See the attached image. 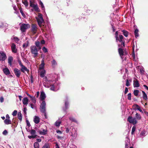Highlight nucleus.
I'll use <instances>...</instances> for the list:
<instances>
[{"label":"nucleus","mask_w":148,"mask_h":148,"mask_svg":"<svg viewBox=\"0 0 148 148\" xmlns=\"http://www.w3.org/2000/svg\"><path fill=\"white\" fill-rule=\"evenodd\" d=\"M38 49H37V47L35 45H32L30 47L31 52L32 54L34 55V58L38 56Z\"/></svg>","instance_id":"obj_2"},{"label":"nucleus","mask_w":148,"mask_h":148,"mask_svg":"<svg viewBox=\"0 0 148 148\" xmlns=\"http://www.w3.org/2000/svg\"><path fill=\"white\" fill-rule=\"evenodd\" d=\"M7 58L6 54L4 52L0 53V60L4 61Z\"/></svg>","instance_id":"obj_7"},{"label":"nucleus","mask_w":148,"mask_h":148,"mask_svg":"<svg viewBox=\"0 0 148 148\" xmlns=\"http://www.w3.org/2000/svg\"><path fill=\"white\" fill-rule=\"evenodd\" d=\"M139 92V90H134L133 93L134 95L135 96H137L138 95Z\"/></svg>","instance_id":"obj_35"},{"label":"nucleus","mask_w":148,"mask_h":148,"mask_svg":"<svg viewBox=\"0 0 148 148\" xmlns=\"http://www.w3.org/2000/svg\"><path fill=\"white\" fill-rule=\"evenodd\" d=\"M142 92L143 94V98L144 99L147 100V95L145 92L143 91H142Z\"/></svg>","instance_id":"obj_24"},{"label":"nucleus","mask_w":148,"mask_h":148,"mask_svg":"<svg viewBox=\"0 0 148 148\" xmlns=\"http://www.w3.org/2000/svg\"><path fill=\"white\" fill-rule=\"evenodd\" d=\"M27 110V109L26 107H24L23 108V112L25 113V114L26 113V111Z\"/></svg>","instance_id":"obj_62"},{"label":"nucleus","mask_w":148,"mask_h":148,"mask_svg":"<svg viewBox=\"0 0 148 148\" xmlns=\"http://www.w3.org/2000/svg\"><path fill=\"white\" fill-rule=\"evenodd\" d=\"M123 35L126 37H127L128 36L129 32L126 30H123L122 31Z\"/></svg>","instance_id":"obj_23"},{"label":"nucleus","mask_w":148,"mask_h":148,"mask_svg":"<svg viewBox=\"0 0 148 148\" xmlns=\"http://www.w3.org/2000/svg\"><path fill=\"white\" fill-rule=\"evenodd\" d=\"M50 89L51 90L55 91V87L54 85H52L51 86Z\"/></svg>","instance_id":"obj_54"},{"label":"nucleus","mask_w":148,"mask_h":148,"mask_svg":"<svg viewBox=\"0 0 148 148\" xmlns=\"http://www.w3.org/2000/svg\"><path fill=\"white\" fill-rule=\"evenodd\" d=\"M38 132L40 134L45 135L47 133V130L43 129L39 131Z\"/></svg>","instance_id":"obj_15"},{"label":"nucleus","mask_w":148,"mask_h":148,"mask_svg":"<svg viewBox=\"0 0 148 148\" xmlns=\"http://www.w3.org/2000/svg\"><path fill=\"white\" fill-rule=\"evenodd\" d=\"M65 131L66 133H68L69 132V129L68 128H66Z\"/></svg>","instance_id":"obj_64"},{"label":"nucleus","mask_w":148,"mask_h":148,"mask_svg":"<svg viewBox=\"0 0 148 148\" xmlns=\"http://www.w3.org/2000/svg\"><path fill=\"white\" fill-rule=\"evenodd\" d=\"M29 42L28 41H27L26 43L25 42L23 44V48H26L29 46Z\"/></svg>","instance_id":"obj_27"},{"label":"nucleus","mask_w":148,"mask_h":148,"mask_svg":"<svg viewBox=\"0 0 148 148\" xmlns=\"http://www.w3.org/2000/svg\"><path fill=\"white\" fill-rule=\"evenodd\" d=\"M41 148H50V146L48 143H46Z\"/></svg>","instance_id":"obj_29"},{"label":"nucleus","mask_w":148,"mask_h":148,"mask_svg":"<svg viewBox=\"0 0 148 148\" xmlns=\"http://www.w3.org/2000/svg\"><path fill=\"white\" fill-rule=\"evenodd\" d=\"M118 31H116V33L115 34V38L116 39V41H117L118 40Z\"/></svg>","instance_id":"obj_43"},{"label":"nucleus","mask_w":148,"mask_h":148,"mask_svg":"<svg viewBox=\"0 0 148 148\" xmlns=\"http://www.w3.org/2000/svg\"><path fill=\"white\" fill-rule=\"evenodd\" d=\"M14 41L16 42H18L19 41V39L16 37H14Z\"/></svg>","instance_id":"obj_51"},{"label":"nucleus","mask_w":148,"mask_h":148,"mask_svg":"<svg viewBox=\"0 0 148 148\" xmlns=\"http://www.w3.org/2000/svg\"><path fill=\"white\" fill-rule=\"evenodd\" d=\"M0 102L1 103H2L3 102V101H4L3 98V97H1L0 98Z\"/></svg>","instance_id":"obj_60"},{"label":"nucleus","mask_w":148,"mask_h":148,"mask_svg":"<svg viewBox=\"0 0 148 148\" xmlns=\"http://www.w3.org/2000/svg\"><path fill=\"white\" fill-rule=\"evenodd\" d=\"M26 123L27 126L30 127V124L29 121L27 120H26Z\"/></svg>","instance_id":"obj_59"},{"label":"nucleus","mask_w":148,"mask_h":148,"mask_svg":"<svg viewBox=\"0 0 148 148\" xmlns=\"http://www.w3.org/2000/svg\"><path fill=\"white\" fill-rule=\"evenodd\" d=\"M130 85V84L129 83V80L127 79L126 81V86H129Z\"/></svg>","instance_id":"obj_50"},{"label":"nucleus","mask_w":148,"mask_h":148,"mask_svg":"<svg viewBox=\"0 0 148 148\" xmlns=\"http://www.w3.org/2000/svg\"><path fill=\"white\" fill-rule=\"evenodd\" d=\"M34 148H39V144L37 142H36L34 143Z\"/></svg>","instance_id":"obj_34"},{"label":"nucleus","mask_w":148,"mask_h":148,"mask_svg":"<svg viewBox=\"0 0 148 148\" xmlns=\"http://www.w3.org/2000/svg\"><path fill=\"white\" fill-rule=\"evenodd\" d=\"M34 122L35 123L38 124L40 122L39 118L37 116H35V117L34 119Z\"/></svg>","instance_id":"obj_20"},{"label":"nucleus","mask_w":148,"mask_h":148,"mask_svg":"<svg viewBox=\"0 0 148 148\" xmlns=\"http://www.w3.org/2000/svg\"><path fill=\"white\" fill-rule=\"evenodd\" d=\"M39 4L40 5V6L41 7V8L42 9V10H45V7H44V5L43 4V3H42V2L41 1H40V2H39Z\"/></svg>","instance_id":"obj_39"},{"label":"nucleus","mask_w":148,"mask_h":148,"mask_svg":"<svg viewBox=\"0 0 148 148\" xmlns=\"http://www.w3.org/2000/svg\"><path fill=\"white\" fill-rule=\"evenodd\" d=\"M31 99L32 102L34 103H36V98L35 97L32 96Z\"/></svg>","instance_id":"obj_44"},{"label":"nucleus","mask_w":148,"mask_h":148,"mask_svg":"<svg viewBox=\"0 0 148 148\" xmlns=\"http://www.w3.org/2000/svg\"><path fill=\"white\" fill-rule=\"evenodd\" d=\"M136 118L137 119L140 120L141 119V117L140 115V114H138V113H136Z\"/></svg>","instance_id":"obj_41"},{"label":"nucleus","mask_w":148,"mask_h":148,"mask_svg":"<svg viewBox=\"0 0 148 148\" xmlns=\"http://www.w3.org/2000/svg\"><path fill=\"white\" fill-rule=\"evenodd\" d=\"M7 133V131L6 130H4L3 132V134L4 135H6Z\"/></svg>","instance_id":"obj_57"},{"label":"nucleus","mask_w":148,"mask_h":148,"mask_svg":"<svg viewBox=\"0 0 148 148\" xmlns=\"http://www.w3.org/2000/svg\"><path fill=\"white\" fill-rule=\"evenodd\" d=\"M29 100L27 97H24L22 100L23 103L24 105H27L28 103Z\"/></svg>","instance_id":"obj_18"},{"label":"nucleus","mask_w":148,"mask_h":148,"mask_svg":"<svg viewBox=\"0 0 148 148\" xmlns=\"http://www.w3.org/2000/svg\"><path fill=\"white\" fill-rule=\"evenodd\" d=\"M135 106H136V108H137V109L140 112H143V111L141 109L140 107L138 105L136 104Z\"/></svg>","instance_id":"obj_40"},{"label":"nucleus","mask_w":148,"mask_h":148,"mask_svg":"<svg viewBox=\"0 0 148 148\" xmlns=\"http://www.w3.org/2000/svg\"><path fill=\"white\" fill-rule=\"evenodd\" d=\"M29 105H30V106H31V107L32 108V109H34V105L33 104H32V103H30L29 104Z\"/></svg>","instance_id":"obj_61"},{"label":"nucleus","mask_w":148,"mask_h":148,"mask_svg":"<svg viewBox=\"0 0 148 148\" xmlns=\"http://www.w3.org/2000/svg\"><path fill=\"white\" fill-rule=\"evenodd\" d=\"M51 63L53 65H57V62H56V61L54 60H53L51 61Z\"/></svg>","instance_id":"obj_48"},{"label":"nucleus","mask_w":148,"mask_h":148,"mask_svg":"<svg viewBox=\"0 0 148 148\" xmlns=\"http://www.w3.org/2000/svg\"><path fill=\"white\" fill-rule=\"evenodd\" d=\"M32 32L34 34L36 33L37 31V25L35 24H32L31 26Z\"/></svg>","instance_id":"obj_8"},{"label":"nucleus","mask_w":148,"mask_h":148,"mask_svg":"<svg viewBox=\"0 0 148 148\" xmlns=\"http://www.w3.org/2000/svg\"><path fill=\"white\" fill-rule=\"evenodd\" d=\"M118 52L121 57L123 59V57L124 56V51L123 49L121 48H119Z\"/></svg>","instance_id":"obj_12"},{"label":"nucleus","mask_w":148,"mask_h":148,"mask_svg":"<svg viewBox=\"0 0 148 148\" xmlns=\"http://www.w3.org/2000/svg\"><path fill=\"white\" fill-rule=\"evenodd\" d=\"M133 85L134 87H137L139 86L140 84L137 79H136L135 81H134Z\"/></svg>","instance_id":"obj_16"},{"label":"nucleus","mask_w":148,"mask_h":148,"mask_svg":"<svg viewBox=\"0 0 148 148\" xmlns=\"http://www.w3.org/2000/svg\"><path fill=\"white\" fill-rule=\"evenodd\" d=\"M30 27V25L28 24L23 23L20 27V29L22 32H24L26 30Z\"/></svg>","instance_id":"obj_3"},{"label":"nucleus","mask_w":148,"mask_h":148,"mask_svg":"<svg viewBox=\"0 0 148 148\" xmlns=\"http://www.w3.org/2000/svg\"><path fill=\"white\" fill-rule=\"evenodd\" d=\"M92 10H86V14H85L86 15H90L92 12Z\"/></svg>","instance_id":"obj_37"},{"label":"nucleus","mask_w":148,"mask_h":148,"mask_svg":"<svg viewBox=\"0 0 148 148\" xmlns=\"http://www.w3.org/2000/svg\"><path fill=\"white\" fill-rule=\"evenodd\" d=\"M45 71H42L40 73V75L41 77H43L45 76Z\"/></svg>","instance_id":"obj_38"},{"label":"nucleus","mask_w":148,"mask_h":148,"mask_svg":"<svg viewBox=\"0 0 148 148\" xmlns=\"http://www.w3.org/2000/svg\"><path fill=\"white\" fill-rule=\"evenodd\" d=\"M37 135H32V136H28V137L31 139V138H36Z\"/></svg>","instance_id":"obj_42"},{"label":"nucleus","mask_w":148,"mask_h":148,"mask_svg":"<svg viewBox=\"0 0 148 148\" xmlns=\"http://www.w3.org/2000/svg\"><path fill=\"white\" fill-rule=\"evenodd\" d=\"M44 59L43 58L41 61V63L40 64L41 67H40V69H43L44 67L45 63H44Z\"/></svg>","instance_id":"obj_26"},{"label":"nucleus","mask_w":148,"mask_h":148,"mask_svg":"<svg viewBox=\"0 0 148 148\" xmlns=\"http://www.w3.org/2000/svg\"><path fill=\"white\" fill-rule=\"evenodd\" d=\"M14 73L17 77H19L21 75V73L20 70L15 68L14 69Z\"/></svg>","instance_id":"obj_6"},{"label":"nucleus","mask_w":148,"mask_h":148,"mask_svg":"<svg viewBox=\"0 0 148 148\" xmlns=\"http://www.w3.org/2000/svg\"><path fill=\"white\" fill-rule=\"evenodd\" d=\"M17 113V111L16 110H15L13 111L12 114L13 116H14L16 115Z\"/></svg>","instance_id":"obj_53"},{"label":"nucleus","mask_w":148,"mask_h":148,"mask_svg":"<svg viewBox=\"0 0 148 148\" xmlns=\"http://www.w3.org/2000/svg\"><path fill=\"white\" fill-rule=\"evenodd\" d=\"M127 121L130 123H132L134 125H135L137 123L136 118H133L132 116H129L127 119Z\"/></svg>","instance_id":"obj_4"},{"label":"nucleus","mask_w":148,"mask_h":148,"mask_svg":"<svg viewBox=\"0 0 148 148\" xmlns=\"http://www.w3.org/2000/svg\"><path fill=\"white\" fill-rule=\"evenodd\" d=\"M46 103L45 101H43L40 106V111L41 112H44L46 110Z\"/></svg>","instance_id":"obj_5"},{"label":"nucleus","mask_w":148,"mask_h":148,"mask_svg":"<svg viewBox=\"0 0 148 148\" xmlns=\"http://www.w3.org/2000/svg\"><path fill=\"white\" fill-rule=\"evenodd\" d=\"M11 49L12 52L14 53H16L17 52V49L16 48V46L15 44L14 43H12V44Z\"/></svg>","instance_id":"obj_11"},{"label":"nucleus","mask_w":148,"mask_h":148,"mask_svg":"<svg viewBox=\"0 0 148 148\" xmlns=\"http://www.w3.org/2000/svg\"><path fill=\"white\" fill-rule=\"evenodd\" d=\"M46 110H45L44 112H42V113H43L44 114V116L45 117V119H47V114L46 112Z\"/></svg>","instance_id":"obj_55"},{"label":"nucleus","mask_w":148,"mask_h":148,"mask_svg":"<svg viewBox=\"0 0 148 148\" xmlns=\"http://www.w3.org/2000/svg\"><path fill=\"white\" fill-rule=\"evenodd\" d=\"M21 71L23 73H25V71H26L27 72H29V70L27 69V68L24 66L21 67Z\"/></svg>","instance_id":"obj_17"},{"label":"nucleus","mask_w":148,"mask_h":148,"mask_svg":"<svg viewBox=\"0 0 148 148\" xmlns=\"http://www.w3.org/2000/svg\"><path fill=\"white\" fill-rule=\"evenodd\" d=\"M30 80L31 83H33V77L32 75H31L30 76Z\"/></svg>","instance_id":"obj_56"},{"label":"nucleus","mask_w":148,"mask_h":148,"mask_svg":"<svg viewBox=\"0 0 148 148\" xmlns=\"http://www.w3.org/2000/svg\"><path fill=\"white\" fill-rule=\"evenodd\" d=\"M3 71L4 73L7 75H9L10 73L9 69L8 68L3 69Z\"/></svg>","instance_id":"obj_19"},{"label":"nucleus","mask_w":148,"mask_h":148,"mask_svg":"<svg viewBox=\"0 0 148 148\" xmlns=\"http://www.w3.org/2000/svg\"><path fill=\"white\" fill-rule=\"evenodd\" d=\"M22 3L25 5V7H27L28 6V3L27 0H24V1L22 0Z\"/></svg>","instance_id":"obj_31"},{"label":"nucleus","mask_w":148,"mask_h":148,"mask_svg":"<svg viewBox=\"0 0 148 148\" xmlns=\"http://www.w3.org/2000/svg\"><path fill=\"white\" fill-rule=\"evenodd\" d=\"M13 60V57L12 56H10L8 58V63L10 66L12 64V62Z\"/></svg>","instance_id":"obj_21"},{"label":"nucleus","mask_w":148,"mask_h":148,"mask_svg":"<svg viewBox=\"0 0 148 148\" xmlns=\"http://www.w3.org/2000/svg\"><path fill=\"white\" fill-rule=\"evenodd\" d=\"M138 32V30L137 29H135L134 32V33L135 37L136 38L138 37L139 36Z\"/></svg>","instance_id":"obj_25"},{"label":"nucleus","mask_w":148,"mask_h":148,"mask_svg":"<svg viewBox=\"0 0 148 148\" xmlns=\"http://www.w3.org/2000/svg\"><path fill=\"white\" fill-rule=\"evenodd\" d=\"M4 121L6 125L10 124L12 123L11 121L9 119H5Z\"/></svg>","instance_id":"obj_22"},{"label":"nucleus","mask_w":148,"mask_h":148,"mask_svg":"<svg viewBox=\"0 0 148 148\" xmlns=\"http://www.w3.org/2000/svg\"><path fill=\"white\" fill-rule=\"evenodd\" d=\"M45 43V41L43 40H42L41 41V44H44Z\"/></svg>","instance_id":"obj_63"},{"label":"nucleus","mask_w":148,"mask_h":148,"mask_svg":"<svg viewBox=\"0 0 148 148\" xmlns=\"http://www.w3.org/2000/svg\"><path fill=\"white\" fill-rule=\"evenodd\" d=\"M128 91V89L127 87H125L124 91L125 94H126Z\"/></svg>","instance_id":"obj_58"},{"label":"nucleus","mask_w":148,"mask_h":148,"mask_svg":"<svg viewBox=\"0 0 148 148\" xmlns=\"http://www.w3.org/2000/svg\"><path fill=\"white\" fill-rule=\"evenodd\" d=\"M42 50L44 53H46L47 52V49L45 47H43Z\"/></svg>","instance_id":"obj_49"},{"label":"nucleus","mask_w":148,"mask_h":148,"mask_svg":"<svg viewBox=\"0 0 148 148\" xmlns=\"http://www.w3.org/2000/svg\"><path fill=\"white\" fill-rule=\"evenodd\" d=\"M69 119L72 122L75 123H77V121L76 120V119L73 117H69Z\"/></svg>","instance_id":"obj_33"},{"label":"nucleus","mask_w":148,"mask_h":148,"mask_svg":"<svg viewBox=\"0 0 148 148\" xmlns=\"http://www.w3.org/2000/svg\"><path fill=\"white\" fill-rule=\"evenodd\" d=\"M127 98L129 100H131V93H129L127 95Z\"/></svg>","instance_id":"obj_46"},{"label":"nucleus","mask_w":148,"mask_h":148,"mask_svg":"<svg viewBox=\"0 0 148 148\" xmlns=\"http://www.w3.org/2000/svg\"><path fill=\"white\" fill-rule=\"evenodd\" d=\"M36 19L37 20V21L38 23V24L39 25V26L40 27H41L42 25V24L44 22V20L43 19V21L41 20V19L38 18L37 17H36Z\"/></svg>","instance_id":"obj_13"},{"label":"nucleus","mask_w":148,"mask_h":148,"mask_svg":"<svg viewBox=\"0 0 148 148\" xmlns=\"http://www.w3.org/2000/svg\"><path fill=\"white\" fill-rule=\"evenodd\" d=\"M61 124V122L60 121H56L55 123V125L56 126H59Z\"/></svg>","instance_id":"obj_47"},{"label":"nucleus","mask_w":148,"mask_h":148,"mask_svg":"<svg viewBox=\"0 0 148 148\" xmlns=\"http://www.w3.org/2000/svg\"><path fill=\"white\" fill-rule=\"evenodd\" d=\"M35 44L36 46L37 47L38 50H40L41 48L40 46V43L39 41L37 40L35 42Z\"/></svg>","instance_id":"obj_14"},{"label":"nucleus","mask_w":148,"mask_h":148,"mask_svg":"<svg viewBox=\"0 0 148 148\" xmlns=\"http://www.w3.org/2000/svg\"><path fill=\"white\" fill-rule=\"evenodd\" d=\"M18 117L20 121H22V116L21 114V112H18Z\"/></svg>","instance_id":"obj_36"},{"label":"nucleus","mask_w":148,"mask_h":148,"mask_svg":"<svg viewBox=\"0 0 148 148\" xmlns=\"http://www.w3.org/2000/svg\"><path fill=\"white\" fill-rule=\"evenodd\" d=\"M46 96L43 91L41 92L40 98L41 101H43L45 99Z\"/></svg>","instance_id":"obj_10"},{"label":"nucleus","mask_w":148,"mask_h":148,"mask_svg":"<svg viewBox=\"0 0 148 148\" xmlns=\"http://www.w3.org/2000/svg\"><path fill=\"white\" fill-rule=\"evenodd\" d=\"M19 10H20V12H21V13L22 16L24 17V18H25V17H26V16L25 15V14L23 13V10H22V8H21V7H20L19 8Z\"/></svg>","instance_id":"obj_28"},{"label":"nucleus","mask_w":148,"mask_h":148,"mask_svg":"<svg viewBox=\"0 0 148 148\" xmlns=\"http://www.w3.org/2000/svg\"><path fill=\"white\" fill-rule=\"evenodd\" d=\"M136 130V128L135 126H133L132 127V132H131V134H133L134 133V132H135Z\"/></svg>","instance_id":"obj_52"},{"label":"nucleus","mask_w":148,"mask_h":148,"mask_svg":"<svg viewBox=\"0 0 148 148\" xmlns=\"http://www.w3.org/2000/svg\"><path fill=\"white\" fill-rule=\"evenodd\" d=\"M29 132L32 135H36V131L34 130H29Z\"/></svg>","instance_id":"obj_32"},{"label":"nucleus","mask_w":148,"mask_h":148,"mask_svg":"<svg viewBox=\"0 0 148 148\" xmlns=\"http://www.w3.org/2000/svg\"><path fill=\"white\" fill-rule=\"evenodd\" d=\"M38 18L41 19V20L42 21H43V19L42 17V14H41L40 13H38Z\"/></svg>","instance_id":"obj_45"},{"label":"nucleus","mask_w":148,"mask_h":148,"mask_svg":"<svg viewBox=\"0 0 148 148\" xmlns=\"http://www.w3.org/2000/svg\"><path fill=\"white\" fill-rule=\"evenodd\" d=\"M35 1L34 0H31L29 1L30 6L33 8L34 10L36 12H40V11L37 3H35Z\"/></svg>","instance_id":"obj_1"},{"label":"nucleus","mask_w":148,"mask_h":148,"mask_svg":"<svg viewBox=\"0 0 148 148\" xmlns=\"http://www.w3.org/2000/svg\"><path fill=\"white\" fill-rule=\"evenodd\" d=\"M119 39L118 38V41H119L120 42H122L123 41V36L121 35H119Z\"/></svg>","instance_id":"obj_30"},{"label":"nucleus","mask_w":148,"mask_h":148,"mask_svg":"<svg viewBox=\"0 0 148 148\" xmlns=\"http://www.w3.org/2000/svg\"><path fill=\"white\" fill-rule=\"evenodd\" d=\"M69 102L68 99L65 101V107L63 108V110L64 112H66V110L69 108Z\"/></svg>","instance_id":"obj_9"}]
</instances>
